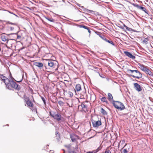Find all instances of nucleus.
I'll list each match as a JSON object with an SVG mask.
<instances>
[{"instance_id": "1", "label": "nucleus", "mask_w": 153, "mask_h": 153, "mask_svg": "<svg viewBox=\"0 0 153 153\" xmlns=\"http://www.w3.org/2000/svg\"><path fill=\"white\" fill-rule=\"evenodd\" d=\"M6 87L8 89L12 90L13 88L19 90L21 88L19 85L17 84L12 79L9 80L7 84H6Z\"/></svg>"}, {"instance_id": "2", "label": "nucleus", "mask_w": 153, "mask_h": 153, "mask_svg": "<svg viewBox=\"0 0 153 153\" xmlns=\"http://www.w3.org/2000/svg\"><path fill=\"white\" fill-rule=\"evenodd\" d=\"M127 72L129 73H133L134 75H131V76L133 78H136L139 79L142 77V75L141 73L137 70H131L128 69L127 70Z\"/></svg>"}, {"instance_id": "3", "label": "nucleus", "mask_w": 153, "mask_h": 153, "mask_svg": "<svg viewBox=\"0 0 153 153\" xmlns=\"http://www.w3.org/2000/svg\"><path fill=\"white\" fill-rule=\"evenodd\" d=\"M112 104L116 108L119 109L120 110H123L125 108V106L120 101H113Z\"/></svg>"}, {"instance_id": "4", "label": "nucleus", "mask_w": 153, "mask_h": 153, "mask_svg": "<svg viewBox=\"0 0 153 153\" xmlns=\"http://www.w3.org/2000/svg\"><path fill=\"white\" fill-rule=\"evenodd\" d=\"M50 114L53 118L58 121L62 120L63 119L62 117H61V114L59 113H56L54 112H50Z\"/></svg>"}, {"instance_id": "5", "label": "nucleus", "mask_w": 153, "mask_h": 153, "mask_svg": "<svg viewBox=\"0 0 153 153\" xmlns=\"http://www.w3.org/2000/svg\"><path fill=\"white\" fill-rule=\"evenodd\" d=\"M48 64L49 66L51 68L53 69L55 68L56 66V63L54 62L53 60H48Z\"/></svg>"}, {"instance_id": "6", "label": "nucleus", "mask_w": 153, "mask_h": 153, "mask_svg": "<svg viewBox=\"0 0 153 153\" xmlns=\"http://www.w3.org/2000/svg\"><path fill=\"white\" fill-rule=\"evenodd\" d=\"M12 39H9L7 40L6 44V46L8 49H12Z\"/></svg>"}, {"instance_id": "7", "label": "nucleus", "mask_w": 153, "mask_h": 153, "mask_svg": "<svg viewBox=\"0 0 153 153\" xmlns=\"http://www.w3.org/2000/svg\"><path fill=\"white\" fill-rule=\"evenodd\" d=\"M92 122L93 125V126L94 127H98L101 124V122L100 121H95L92 120Z\"/></svg>"}, {"instance_id": "8", "label": "nucleus", "mask_w": 153, "mask_h": 153, "mask_svg": "<svg viewBox=\"0 0 153 153\" xmlns=\"http://www.w3.org/2000/svg\"><path fill=\"white\" fill-rule=\"evenodd\" d=\"M134 5L138 9L142 10L144 11L146 13L149 14L148 11L146 10L145 7H143L140 6L138 4H134Z\"/></svg>"}, {"instance_id": "9", "label": "nucleus", "mask_w": 153, "mask_h": 153, "mask_svg": "<svg viewBox=\"0 0 153 153\" xmlns=\"http://www.w3.org/2000/svg\"><path fill=\"white\" fill-rule=\"evenodd\" d=\"M0 78L5 83V85H6V84L8 83L9 79L3 75H1Z\"/></svg>"}, {"instance_id": "10", "label": "nucleus", "mask_w": 153, "mask_h": 153, "mask_svg": "<svg viewBox=\"0 0 153 153\" xmlns=\"http://www.w3.org/2000/svg\"><path fill=\"white\" fill-rule=\"evenodd\" d=\"M124 53L126 56H128L129 58L133 59H134L135 58V56L132 55V54L129 52L128 51H125Z\"/></svg>"}, {"instance_id": "11", "label": "nucleus", "mask_w": 153, "mask_h": 153, "mask_svg": "<svg viewBox=\"0 0 153 153\" xmlns=\"http://www.w3.org/2000/svg\"><path fill=\"white\" fill-rule=\"evenodd\" d=\"M134 85V88L136 90L138 91H140L142 90L141 87L137 83H135Z\"/></svg>"}, {"instance_id": "12", "label": "nucleus", "mask_w": 153, "mask_h": 153, "mask_svg": "<svg viewBox=\"0 0 153 153\" xmlns=\"http://www.w3.org/2000/svg\"><path fill=\"white\" fill-rule=\"evenodd\" d=\"M138 67L140 68L142 70L144 71L146 68L144 65L138 63L137 65Z\"/></svg>"}, {"instance_id": "13", "label": "nucleus", "mask_w": 153, "mask_h": 153, "mask_svg": "<svg viewBox=\"0 0 153 153\" xmlns=\"http://www.w3.org/2000/svg\"><path fill=\"white\" fill-rule=\"evenodd\" d=\"M26 104L28 106L32 107L33 106V104L32 102L30 100V99L29 98H27L26 100Z\"/></svg>"}, {"instance_id": "14", "label": "nucleus", "mask_w": 153, "mask_h": 153, "mask_svg": "<svg viewBox=\"0 0 153 153\" xmlns=\"http://www.w3.org/2000/svg\"><path fill=\"white\" fill-rule=\"evenodd\" d=\"M34 65L39 68H41L43 66V64L41 62H35Z\"/></svg>"}, {"instance_id": "15", "label": "nucleus", "mask_w": 153, "mask_h": 153, "mask_svg": "<svg viewBox=\"0 0 153 153\" xmlns=\"http://www.w3.org/2000/svg\"><path fill=\"white\" fill-rule=\"evenodd\" d=\"M108 100L110 101H112L113 102V101H114L113 99V97L112 95L110 93H108Z\"/></svg>"}, {"instance_id": "16", "label": "nucleus", "mask_w": 153, "mask_h": 153, "mask_svg": "<svg viewBox=\"0 0 153 153\" xmlns=\"http://www.w3.org/2000/svg\"><path fill=\"white\" fill-rule=\"evenodd\" d=\"M144 71L146 74H148L150 76H152V72L147 68H146Z\"/></svg>"}, {"instance_id": "17", "label": "nucleus", "mask_w": 153, "mask_h": 153, "mask_svg": "<svg viewBox=\"0 0 153 153\" xmlns=\"http://www.w3.org/2000/svg\"><path fill=\"white\" fill-rule=\"evenodd\" d=\"M1 40L3 42L7 41V40H8L7 37L4 35H1Z\"/></svg>"}, {"instance_id": "18", "label": "nucleus", "mask_w": 153, "mask_h": 153, "mask_svg": "<svg viewBox=\"0 0 153 153\" xmlns=\"http://www.w3.org/2000/svg\"><path fill=\"white\" fill-rule=\"evenodd\" d=\"M81 107L82 109L84 110H86L87 106L85 105L83 103H82L81 105H79L78 108Z\"/></svg>"}, {"instance_id": "19", "label": "nucleus", "mask_w": 153, "mask_h": 153, "mask_svg": "<svg viewBox=\"0 0 153 153\" xmlns=\"http://www.w3.org/2000/svg\"><path fill=\"white\" fill-rule=\"evenodd\" d=\"M81 89V85L79 84H77L75 87V90L77 91H80Z\"/></svg>"}, {"instance_id": "20", "label": "nucleus", "mask_w": 153, "mask_h": 153, "mask_svg": "<svg viewBox=\"0 0 153 153\" xmlns=\"http://www.w3.org/2000/svg\"><path fill=\"white\" fill-rule=\"evenodd\" d=\"M104 40L105 41V42L111 44L113 45L114 46L115 45L114 44V42H113L111 40H108L107 39H106V38H105V39Z\"/></svg>"}, {"instance_id": "21", "label": "nucleus", "mask_w": 153, "mask_h": 153, "mask_svg": "<svg viewBox=\"0 0 153 153\" xmlns=\"http://www.w3.org/2000/svg\"><path fill=\"white\" fill-rule=\"evenodd\" d=\"M76 136L75 135H71L70 138L72 142H74L76 141V138L75 137H76Z\"/></svg>"}, {"instance_id": "22", "label": "nucleus", "mask_w": 153, "mask_h": 153, "mask_svg": "<svg viewBox=\"0 0 153 153\" xmlns=\"http://www.w3.org/2000/svg\"><path fill=\"white\" fill-rule=\"evenodd\" d=\"M5 21V22L6 24H10V25H12L13 26H17V24L16 23H13L10 22L8 21Z\"/></svg>"}, {"instance_id": "23", "label": "nucleus", "mask_w": 153, "mask_h": 153, "mask_svg": "<svg viewBox=\"0 0 153 153\" xmlns=\"http://www.w3.org/2000/svg\"><path fill=\"white\" fill-rule=\"evenodd\" d=\"M101 112L104 115H106L107 114L106 111L102 108H101Z\"/></svg>"}, {"instance_id": "24", "label": "nucleus", "mask_w": 153, "mask_h": 153, "mask_svg": "<svg viewBox=\"0 0 153 153\" xmlns=\"http://www.w3.org/2000/svg\"><path fill=\"white\" fill-rule=\"evenodd\" d=\"M45 18L47 19L49 21L51 22H54V20L53 18H48L45 17Z\"/></svg>"}, {"instance_id": "25", "label": "nucleus", "mask_w": 153, "mask_h": 153, "mask_svg": "<svg viewBox=\"0 0 153 153\" xmlns=\"http://www.w3.org/2000/svg\"><path fill=\"white\" fill-rule=\"evenodd\" d=\"M101 100L103 102H105L107 103V101L106 98L105 97H103L101 99Z\"/></svg>"}, {"instance_id": "26", "label": "nucleus", "mask_w": 153, "mask_h": 153, "mask_svg": "<svg viewBox=\"0 0 153 153\" xmlns=\"http://www.w3.org/2000/svg\"><path fill=\"white\" fill-rule=\"evenodd\" d=\"M149 40V39L148 38H145L143 40V42L144 43H145L146 44H148V41Z\"/></svg>"}, {"instance_id": "27", "label": "nucleus", "mask_w": 153, "mask_h": 153, "mask_svg": "<svg viewBox=\"0 0 153 153\" xmlns=\"http://www.w3.org/2000/svg\"><path fill=\"white\" fill-rule=\"evenodd\" d=\"M40 97L42 100L43 101L44 103V104L45 105L46 102V101H45V98L42 96H40Z\"/></svg>"}, {"instance_id": "28", "label": "nucleus", "mask_w": 153, "mask_h": 153, "mask_svg": "<svg viewBox=\"0 0 153 153\" xmlns=\"http://www.w3.org/2000/svg\"><path fill=\"white\" fill-rule=\"evenodd\" d=\"M98 35L100 37V38L101 39H102L103 40H104L105 39V37L104 36H103L100 33L99 34H98Z\"/></svg>"}, {"instance_id": "29", "label": "nucleus", "mask_w": 153, "mask_h": 153, "mask_svg": "<svg viewBox=\"0 0 153 153\" xmlns=\"http://www.w3.org/2000/svg\"><path fill=\"white\" fill-rule=\"evenodd\" d=\"M79 26H80L79 27H82V28H83L86 29H88V27L86 26H85V25H80Z\"/></svg>"}, {"instance_id": "30", "label": "nucleus", "mask_w": 153, "mask_h": 153, "mask_svg": "<svg viewBox=\"0 0 153 153\" xmlns=\"http://www.w3.org/2000/svg\"><path fill=\"white\" fill-rule=\"evenodd\" d=\"M58 103L60 106H62L63 105L64 103L61 101H59L58 102Z\"/></svg>"}, {"instance_id": "31", "label": "nucleus", "mask_w": 153, "mask_h": 153, "mask_svg": "<svg viewBox=\"0 0 153 153\" xmlns=\"http://www.w3.org/2000/svg\"><path fill=\"white\" fill-rule=\"evenodd\" d=\"M8 28L11 31H13L14 29V27L8 26Z\"/></svg>"}, {"instance_id": "32", "label": "nucleus", "mask_w": 153, "mask_h": 153, "mask_svg": "<svg viewBox=\"0 0 153 153\" xmlns=\"http://www.w3.org/2000/svg\"><path fill=\"white\" fill-rule=\"evenodd\" d=\"M15 35L17 36V39H20L21 38V36L18 35V34L15 33Z\"/></svg>"}, {"instance_id": "33", "label": "nucleus", "mask_w": 153, "mask_h": 153, "mask_svg": "<svg viewBox=\"0 0 153 153\" xmlns=\"http://www.w3.org/2000/svg\"><path fill=\"white\" fill-rule=\"evenodd\" d=\"M128 151L126 149H124L122 152L123 153H128Z\"/></svg>"}, {"instance_id": "34", "label": "nucleus", "mask_w": 153, "mask_h": 153, "mask_svg": "<svg viewBox=\"0 0 153 153\" xmlns=\"http://www.w3.org/2000/svg\"><path fill=\"white\" fill-rule=\"evenodd\" d=\"M83 10H84V11H85L87 12H88V13H91V12L92 11L91 10L86 9H85Z\"/></svg>"}, {"instance_id": "35", "label": "nucleus", "mask_w": 153, "mask_h": 153, "mask_svg": "<svg viewBox=\"0 0 153 153\" xmlns=\"http://www.w3.org/2000/svg\"><path fill=\"white\" fill-rule=\"evenodd\" d=\"M56 137H60V135L59 134V132L58 131H56Z\"/></svg>"}, {"instance_id": "36", "label": "nucleus", "mask_w": 153, "mask_h": 153, "mask_svg": "<svg viewBox=\"0 0 153 153\" xmlns=\"http://www.w3.org/2000/svg\"><path fill=\"white\" fill-rule=\"evenodd\" d=\"M24 77V74H23L22 76V78L19 81H16V82H21L22 81V80H23V77Z\"/></svg>"}, {"instance_id": "37", "label": "nucleus", "mask_w": 153, "mask_h": 153, "mask_svg": "<svg viewBox=\"0 0 153 153\" xmlns=\"http://www.w3.org/2000/svg\"><path fill=\"white\" fill-rule=\"evenodd\" d=\"M124 27L126 28V29L127 30H129V28L127 26H126L125 25H124Z\"/></svg>"}, {"instance_id": "38", "label": "nucleus", "mask_w": 153, "mask_h": 153, "mask_svg": "<svg viewBox=\"0 0 153 153\" xmlns=\"http://www.w3.org/2000/svg\"><path fill=\"white\" fill-rule=\"evenodd\" d=\"M105 153H111V152L109 150H108L105 151Z\"/></svg>"}, {"instance_id": "39", "label": "nucleus", "mask_w": 153, "mask_h": 153, "mask_svg": "<svg viewBox=\"0 0 153 153\" xmlns=\"http://www.w3.org/2000/svg\"><path fill=\"white\" fill-rule=\"evenodd\" d=\"M8 12L9 13H11V14H13L14 15H15V16H17V15H16V14H15L13 13V12H10V11H8Z\"/></svg>"}, {"instance_id": "40", "label": "nucleus", "mask_w": 153, "mask_h": 153, "mask_svg": "<svg viewBox=\"0 0 153 153\" xmlns=\"http://www.w3.org/2000/svg\"><path fill=\"white\" fill-rule=\"evenodd\" d=\"M87 30H88V32H89V33H91V30H90V28L88 27V29H87Z\"/></svg>"}, {"instance_id": "41", "label": "nucleus", "mask_w": 153, "mask_h": 153, "mask_svg": "<svg viewBox=\"0 0 153 153\" xmlns=\"http://www.w3.org/2000/svg\"><path fill=\"white\" fill-rule=\"evenodd\" d=\"M49 153H54L53 151L51 150L50 151Z\"/></svg>"}, {"instance_id": "42", "label": "nucleus", "mask_w": 153, "mask_h": 153, "mask_svg": "<svg viewBox=\"0 0 153 153\" xmlns=\"http://www.w3.org/2000/svg\"><path fill=\"white\" fill-rule=\"evenodd\" d=\"M86 153H96L95 152H87Z\"/></svg>"}, {"instance_id": "43", "label": "nucleus", "mask_w": 153, "mask_h": 153, "mask_svg": "<svg viewBox=\"0 0 153 153\" xmlns=\"http://www.w3.org/2000/svg\"><path fill=\"white\" fill-rule=\"evenodd\" d=\"M121 142L122 143H124L125 140H122L121 141Z\"/></svg>"}, {"instance_id": "44", "label": "nucleus", "mask_w": 153, "mask_h": 153, "mask_svg": "<svg viewBox=\"0 0 153 153\" xmlns=\"http://www.w3.org/2000/svg\"><path fill=\"white\" fill-rule=\"evenodd\" d=\"M126 144L124 147L122 149L126 146Z\"/></svg>"}, {"instance_id": "45", "label": "nucleus", "mask_w": 153, "mask_h": 153, "mask_svg": "<svg viewBox=\"0 0 153 153\" xmlns=\"http://www.w3.org/2000/svg\"><path fill=\"white\" fill-rule=\"evenodd\" d=\"M80 7L82 8H84V7L83 6H81Z\"/></svg>"}, {"instance_id": "46", "label": "nucleus", "mask_w": 153, "mask_h": 153, "mask_svg": "<svg viewBox=\"0 0 153 153\" xmlns=\"http://www.w3.org/2000/svg\"><path fill=\"white\" fill-rule=\"evenodd\" d=\"M66 147L68 148V149H69L70 148V147L69 146H66Z\"/></svg>"}, {"instance_id": "47", "label": "nucleus", "mask_w": 153, "mask_h": 153, "mask_svg": "<svg viewBox=\"0 0 153 153\" xmlns=\"http://www.w3.org/2000/svg\"><path fill=\"white\" fill-rule=\"evenodd\" d=\"M62 150L64 151V152L63 153H65V150L64 149H62Z\"/></svg>"}, {"instance_id": "48", "label": "nucleus", "mask_w": 153, "mask_h": 153, "mask_svg": "<svg viewBox=\"0 0 153 153\" xmlns=\"http://www.w3.org/2000/svg\"><path fill=\"white\" fill-rule=\"evenodd\" d=\"M57 68H56V69H55V71H56V70H57Z\"/></svg>"}, {"instance_id": "49", "label": "nucleus", "mask_w": 153, "mask_h": 153, "mask_svg": "<svg viewBox=\"0 0 153 153\" xmlns=\"http://www.w3.org/2000/svg\"><path fill=\"white\" fill-rule=\"evenodd\" d=\"M78 5L80 7L81 6H80V5Z\"/></svg>"}, {"instance_id": "50", "label": "nucleus", "mask_w": 153, "mask_h": 153, "mask_svg": "<svg viewBox=\"0 0 153 153\" xmlns=\"http://www.w3.org/2000/svg\"><path fill=\"white\" fill-rule=\"evenodd\" d=\"M72 94V96L73 95V94L72 93H71Z\"/></svg>"}, {"instance_id": "51", "label": "nucleus", "mask_w": 153, "mask_h": 153, "mask_svg": "<svg viewBox=\"0 0 153 153\" xmlns=\"http://www.w3.org/2000/svg\"><path fill=\"white\" fill-rule=\"evenodd\" d=\"M7 126H8V125L7 124Z\"/></svg>"}]
</instances>
